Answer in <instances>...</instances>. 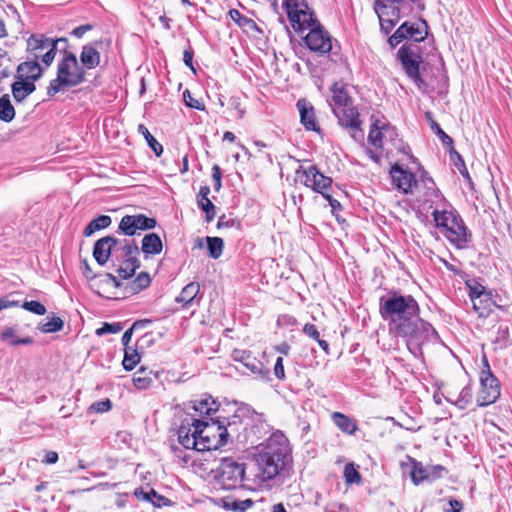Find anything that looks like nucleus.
I'll use <instances>...</instances> for the list:
<instances>
[{
	"mask_svg": "<svg viewBox=\"0 0 512 512\" xmlns=\"http://www.w3.org/2000/svg\"><path fill=\"white\" fill-rule=\"evenodd\" d=\"M151 283V278L148 273L141 272L137 275V277L131 282L130 289L133 293H138L145 288H147Z\"/></svg>",
	"mask_w": 512,
	"mask_h": 512,
	"instance_id": "nucleus-44",
	"label": "nucleus"
},
{
	"mask_svg": "<svg viewBox=\"0 0 512 512\" xmlns=\"http://www.w3.org/2000/svg\"><path fill=\"white\" fill-rule=\"evenodd\" d=\"M291 463L289 440L283 433L276 432L261 444L248 466L225 457L211 472L216 483L223 489L246 487L255 491H269L282 483L281 478Z\"/></svg>",
	"mask_w": 512,
	"mask_h": 512,
	"instance_id": "nucleus-1",
	"label": "nucleus"
},
{
	"mask_svg": "<svg viewBox=\"0 0 512 512\" xmlns=\"http://www.w3.org/2000/svg\"><path fill=\"white\" fill-rule=\"evenodd\" d=\"M200 292V285L197 282H191L187 284L179 296L176 297V301L182 304L183 308H188L192 306L194 303L199 304L200 298H198V294Z\"/></svg>",
	"mask_w": 512,
	"mask_h": 512,
	"instance_id": "nucleus-23",
	"label": "nucleus"
},
{
	"mask_svg": "<svg viewBox=\"0 0 512 512\" xmlns=\"http://www.w3.org/2000/svg\"><path fill=\"white\" fill-rule=\"evenodd\" d=\"M140 361V355L137 350L132 348H126L124 358L122 361L123 367L127 371H131Z\"/></svg>",
	"mask_w": 512,
	"mask_h": 512,
	"instance_id": "nucleus-42",
	"label": "nucleus"
},
{
	"mask_svg": "<svg viewBox=\"0 0 512 512\" xmlns=\"http://www.w3.org/2000/svg\"><path fill=\"white\" fill-rule=\"evenodd\" d=\"M381 30L387 35L390 33L392 28L396 25L398 20H394L393 16H386L379 18Z\"/></svg>",
	"mask_w": 512,
	"mask_h": 512,
	"instance_id": "nucleus-57",
	"label": "nucleus"
},
{
	"mask_svg": "<svg viewBox=\"0 0 512 512\" xmlns=\"http://www.w3.org/2000/svg\"><path fill=\"white\" fill-rule=\"evenodd\" d=\"M153 377H156V374L153 373L152 370H147L144 367H141L133 378V383L138 389H146L153 383Z\"/></svg>",
	"mask_w": 512,
	"mask_h": 512,
	"instance_id": "nucleus-35",
	"label": "nucleus"
},
{
	"mask_svg": "<svg viewBox=\"0 0 512 512\" xmlns=\"http://www.w3.org/2000/svg\"><path fill=\"white\" fill-rule=\"evenodd\" d=\"M331 93L332 96L329 101V105L333 112L353 104V101L348 95L345 85H339L338 83H335L331 88Z\"/></svg>",
	"mask_w": 512,
	"mask_h": 512,
	"instance_id": "nucleus-20",
	"label": "nucleus"
},
{
	"mask_svg": "<svg viewBox=\"0 0 512 512\" xmlns=\"http://www.w3.org/2000/svg\"><path fill=\"white\" fill-rule=\"evenodd\" d=\"M118 229L121 233L127 236H133L138 231L135 225V219L132 215H125L122 217Z\"/></svg>",
	"mask_w": 512,
	"mask_h": 512,
	"instance_id": "nucleus-43",
	"label": "nucleus"
},
{
	"mask_svg": "<svg viewBox=\"0 0 512 512\" xmlns=\"http://www.w3.org/2000/svg\"><path fill=\"white\" fill-rule=\"evenodd\" d=\"M163 243L161 238L156 233H149L142 239V252L148 255L159 254L162 251Z\"/></svg>",
	"mask_w": 512,
	"mask_h": 512,
	"instance_id": "nucleus-29",
	"label": "nucleus"
},
{
	"mask_svg": "<svg viewBox=\"0 0 512 512\" xmlns=\"http://www.w3.org/2000/svg\"><path fill=\"white\" fill-rule=\"evenodd\" d=\"M509 340V328L505 324H500L497 328L496 336L493 340L499 347H505Z\"/></svg>",
	"mask_w": 512,
	"mask_h": 512,
	"instance_id": "nucleus-48",
	"label": "nucleus"
},
{
	"mask_svg": "<svg viewBox=\"0 0 512 512\" xmlns=\"http://www.w3.org/2000/svg\"><path fill=\"white\" fill-rule=\"evenodd\" d=\"M221 177H222V174H221L220 167L218 165H214L212 167V178L214 180L215 191H219L222 187Z\"/></svg>",
	"mask_w": 512,
	"mask_h": 512,
	"instance_id": "nucleus-59",
	"label": "nucleus"
},
{
	"mask_svg": "<svg viewBox=\"0 0 512 512\" xmlns=\"http://www.w3.org/2000/svg\"><path fill=\"white\" fill-rule=\"evenodd\" d=\"M64 322L59 317H53L49 321L39 325L38 329L43 333H54L62 330Z\"/></svg>",
	"mask_w": 512,
	"mask_h": 512,
	"instance_id": "nucleus-45",
	"label": "nucleus"
},
{
	"mask_svg": "<svg viewBox=\"0 0 512 512\" xmlns=\"http://www.w3.org/2000/svg\"><path fill=\"white\" fill-rule=\"evenodd\" d=\"M309 33L305 37V44L314 52L326 54L331 51L332 43L331 37L328 32L324 31L323 27L318 23L309 29Z\"/></svg>",
	"mask_w": 512,
	"mask_h": 512,
	"instance_id": "nucleus-14",
	"label": "nucleus"
},
{
	"mask_svg": "<svg viewBox=\"0 0 512 512\" xmlns=\"http://www.w3.org/2000/svg\"><path fill=\"white\" fill-rule=\"evenodd\" d=\"M85 80V70L78 63L73 53H66L59 62L57 77L50 82L47 94L54 96L68 87H75Z\"/></svg>",
	"mask_w": 512,
	"mask_h": 512,
	"instance_id": "nucleus-7",
	"label": "nucleus"
},
{
	"mask_svg": "<svg viewBox=\"0 0 512 512\" xmlns=\"http://www.w3.org/2000/svg\"><path fill=\"white\" fill-rule=\"evenodd\" d=\"M183 99L185 101V104L190 108L200 110V111L205 109V106L199 100L195 99L191 95V92L188 89H186L183 92Z\"/></svg>",
	"mask_w": 512,
	"mask_h": 512,
	"instance_id": "nucleus-55",
	"label": "nucleus"
},
{
	"mask_svg": "<svg viewBox=\"0 0 512 512\" xmlns=\"http://www.w3.org/2000/svg\"><path fill=\"white\" fill-rule=\"evenodd\" d=\"M138 132L144 136L148 146L154 151L155 155L157 157L161 156L163 153V146L153 137L148 128L145 125L140 124L138 125Z\"/></svg>",
	"mask_w": 512,
	"mask_h": 512,
	"instance_id": "nucleus-40",
	"label": "nucleus"
},
{
	"mask_svg": "<svg viewBox=\"0 0 512 512\" xmlns=\"http://www.w3.org/2000/svg\"><path fill=\"white\" fill-rule=\"evenodd\" d=\"M22 307L27 310V311H30L34 314H37V315H44L46 313V308L45 306L40 303L39 301H25L22 305Z\"/></svg>",
	"mask_w": 512,
	"mask_h": 512,
	"instance_id": "nucleus-52",
	"label": "nucleus"
},
{
	"mask_svg": "<svg viewBox=\"0 0 512 512\" xmlns=\"http://www.w3.org/2000/svg\"><path fill=\"white\" fill-rule=\"evenodd\" d=\"M303 333L315 341L318 340V338L320 337V333L317 327L311 323H307L304 325Z\"/></svg>",
	"mask_w": 512,
	"mask_h": 512,
	"instance_id": "nucleus-58",
	"label": "nucleus"
},
{
	"mask_svg": "<svg viewBox=\"0 0 512 512\" xmlns=\"http://www.w3.org/2000/svg\"><path fill=\"white\" fill-rule=\"evenodd\" d=\"M420 308L415 298L393 291L382 296L379 301V313L388 323L390 332L394 333L419 315Z\"/></svg>",
	"mask_w": 512,
	"mask_h": 512,
	"instance_id": "nucleus-4",
	"label": "nucleus"
},
{
	"mask_svg": "<svg viewBox=\"0 0 512 512\" xmlns=\"http://www.w3.org/2000/svg\"><path fill=\"white\" fill-rule=\"evenodd\" d=\"M403 70L418 88L425 86V81L420 75V64L422 63V50L418 44L404 43L397 52Z\"/></svg>",
	"mask_w": 512,
	"mask_h": 512,
	"instance_id": "nucleus-8",
	"label": "nucleus"
},
{
	"mask_svg": "<svg viewBox=\"0 0 512 512\" xmlns=\"http://www.w3.org/2000/svg\"><path fill=\"white\" fill-rule=\"evenodd\" d=\"M332 178L325 176L317 169V178L312 181V189L324 196L332 186Z\"/></svg>",
	"mask_w": 512,
	"mask_h": 512,
	"instance_id": "nucleus-37",
	"label": "nucleus"
},
{
	"mask_svg": "<svg viewBox=\"0 0 512 512\" xmlns=\"http://www.w3.org/2000/svg\"><path fill=\"white\" fill-rule=\"evenodd\" d=\"M195 418L184 417L178 428V443L185 449L197 451L216 450L228 441L229 432L224 425H218V435L202 428Z\"/></svg>",
	"mask_w": 512,
	"mask_h": 512,
	"instance_id": "nucleus-3",
	"label": "nucleus"
},
{
	"mask_svg": "<svg viewBox=\"0 0 512 512\" xmlns=\"http://www.w3.org/2000/svg\"><path fill=\"white\" fill-rule=\"evenodd\" d=\"M111 217L108 215H100L89 222L84 229V235L90 237L96 231L105 229L111 225Z\"/></svg>",
	"mask_w": 512,
	"mask_h": 512,
	"instance_id": "nucleus-34",
	"label": "nucleus"
},
{
	"mask_svg": "<svg viewBox=\"0 0 512 512\" xmlns=\"http://www.w3.org/2000/svg\"><path fill=\"white\" fill-rule=\"evenodd\" d=\"M80 61L87 69H94L100 64V53L91 45H85L80 54Z\"/></svg>",
	"mask_w": 512,
	"mask_h": 512,
	"instance_id": "nucleus-30",
	"label": "nucleus"
},
{
	"mask_svg": "<svg viewBox=\"0 0 512 512\" xmlns=\"http://www.w3.org/2000/svg\"><path fill=\"white\" fill-rule=\"evenodd\" d=\"M429 206L436 228L455 249H467L472 242V233L460 214L446 202L431 178H424Z\"/></svg>",
	"mask_w": 512,
	"mask_h": 512,
	"instance_id": "nucleus-2",
	"label": "nucleus"
},
{
	"mask_svg": "<svg viewBox=\"0 0 512 512\" xmlns=\"http://www.w3.org/2000/svg\"><path fill=\"white\" fill-rule=\"evenodd\" d=\"M17 306H19V301L11 299V295L0 298V311L3 309L17 307Z\"/></svg>",
	"mask_w": 512,
	"mask_h": 512,
	"instance_id": "nucleus-62",
	"label": "nucleus"
},
{
	"mask_svg": "<svg viewBox=\"0 0 512 512\" xmlns=\"http://www.w3.org/2000/svg\"><path fill=\"white\" fill-rule=\"evenodd\" d=\"M333 423L343 432L354 435L358 430V424L355 419L341 413L333 412L331 415Z\"/></svg>",
	"mask_w": 512,
	"mask_h": 512,
	"instance_id": "nucleus-28",
	"label": "nucleus"
},
{
	"mask_svg": "<svg viewBox=\"0 0 512 512\" xmlns=\"http://www.w3.org/2000/svg\"><path fill=\"white\" fill-rule=\"evenodd\" d=\"M390 176L395 187L405 194L411 192L412 188L417 186L415 175L403 169L398 164L391 167Z\"/></svg>",
	"mask_w": 512,
	"mask_h": 512,
	"instance_id": "nucleus-17",
	"label": "nucleus"
},
{
	"mask_svg": "<svg viewBox=\"0 0 512 512\" xmlns=\"http://www.w3.org/2000/svg\"><path fill=\"white\" fill-rule=\"evenodd\" d=\"M236 224L239 225L235 219L227 218L225 215H222L217 221V228H229L235 226Z\"/></svg>",
	"mask_w": 512,
	"mask_h": 512,
	"instance_id": "nucleus-60",
	"label": "nucleus"
},
{
	"mask_svg": "<svg viewBox=\"0 0 512 512\" xmlns=\"http://www.w3.org/2000/svg\"><path fill=\"white\" fill-rule=\"evenodd\" d=\"M404 0H376L375 12L378 18L393 16L394 20L400 19V4Z\"/></svg>",
	"mask_w": 512,
	"mask_h": 512,
	"instance_id": "nucleus-22",
	"label": "nucleus"
},
{
	"mask_svg": "<svg viewBox=\"0 0 512 512\" xmlns=\"http://www.w3.org/2000/svg\"><path fill=\"white\" fill-rule=\"evenodd\" d=\"M139 248L134 240L123 239L121 252L115 253V260L119 262L116 272L121 279L131 278L140 267L138 259Z\"/></svg>",
	"mask_w": 512,
	"mask_h": 512,
	"instance_id": "nucleus-12",
	"label": "nucleus"
},
{
	"mask_svg": "<svg viewBox=\"0 0 512 512\" xmlns=\"http://www.w3.org/2000/svg\"><path fill=\"white\" fill-rule=\"evenodd\" d=\"M15 117V109L8 94L0 97V119L4 122H11Z\"/></svg>",
	"mask_w": 512,
	"mask_h": 512,
	"instance_id": "nucleus-36",
	"label": "nucleus"
},
{
	"mask_svg": "<svg viewBox=\"0 0 512 512\" xmlns=\"http://www.w3.org/2000/svg\"><path fill=\"white\" fill-rule=\"evenodd\" d=\"M122 330V325L120 323H105L102 327L96 330V334L98 336H103L105 334H116Z\"/></svg>",
	"mask_w": 512,
	"mask_h": 512,
	"instance_id": "nucleus-53",
	"label": "nucleus"
},
{
	"mask_svg": "<svg viewBox=\"0 0 512 512\" xmlns=\"http://www.w3.org/2000/svg\"><path fill=\"white\" fill-rule=\"evenodd\" d=\"M111 409V401L109 399L100 400L92 403L89 412L104 413Z\"/></svg>",
	"mask_w": 512,
	"mask_h": 512,
	"instance_id": "nucleus-56",
	"label": "nucleus"
},
{
	"mask_svg": "<svg viewBox=\"0 0 512 512\" xmlns=\"http://www.w3.org/2000/svg\"><path fill=\"white\" fill-rule=\"evenodd\" d=\"M274 374L277 379L284 380L285 379V372H284V366H283V358L278 357L276 359L275 365H274Z\"/></svg>",
	"mask_w": 512,
	"mask_h": 512,
	"instance_id": "nucleus-61",
	"label": "nucleus"
},
{
	"mask_svg": "<svg viewBox=\"0 0 512 512\" xmlns=\"http://www.w3.org/2000/svg\"><path fill=\"white\" fill-rule=\"evenodd\" d=\"M42 74L43 69L39 63L35 60L29 59L18 65L16 79H23L35 83L36 80L41 78Z\"/></svg>",
	"mask_w": 512,
	"mask_h": 512,
	"instance_id": "nucleus-18",
	"label": "nucleus"
},
{
	"mask_svg": "<svg viewBox=\"0 0 512 512\" xmlns=\"http://www.w3.org/2000/svg\"><path fill=\"white\" fill-rule=\"evenodd\" d=\"M232 358L235 362L240 363L249 373L261 378H265L269 374V370L250 351L235 349L232 352Z\"/></svg>",
	"mask_w": 512,
	"mask_h": 512,
	"instance_id": "nucleus-16",
	"label": "nucleus"
},
{
	"mask_svg": "<svg viewBox=\"0 0 512 512\" xmlns=\"http://www.w3.org/2000/svg\"><path fill=\"white\" fill-rule=\"evenodd\" d=\"M36 90L35 83L23 79H16L11 85L13 98L16 102H22L27 96Z\"/></svg>",
	"mask_w": 512,
	"mask_h": 512,
	"instance_id": "nucleus-27",
	"label": "nucleus"
},
{
	"mask_svg": "<svg viewBox=\"0 0 512 512\" xmlns=\"http://www.w3.org/2000/svg\"><path fill=\"white\" fill-rule=\"evenodd\" d=\"M394 334L405 340L408 350L416 357L422 354L424 344L438 337L432 325L421 319L419 315L395 331Z\"/></svg>",
	"mask_w": 512,
	"mask_h": 512,
	"instance_id": "nucleus-6",
	"label": "nucleus"
},
{
	"mask_svg": "<svg viewBox=\"0 0 512 512\" xmlns=\"http://www.w3.org/2000/svg\"><path fill=\"white\" fill-rule=\"evenodd\" d=\"M297 108L300 113L301 123L307 130L318 131L319 127L316 121L314 109L310 103L305 99H300L297 102Z\"/></svg>",
	"mask_w": 512,
	"mask_h": 512,
	"instance_id": "nucleus-21",
	"label": "nucleus"
},
{
	"mask_svg": "<svg viewBox=\"0 0 512 512\" xmlns=\"http://www.w3.org/2000/svg\"><path fill=\"white\" fill-rule=\"evenodd\" d=\"M219 502L222 507L234 512H245L251 508L254 503L251 499L239 500L230 496L221 498Z\"/></svg>",
	"mask_w": 512,
	"mask_h": 512,
	"instance_id": "nucleus-31",
	"label": "nucleus"
},
{
	"mask_svg": "<svg viewBox=\"0 0 512 512\" xmlns=\"http://www.w3.org/2000/svg\"><path fill=\"white\" fill-rule=\"evenodd\" d=\"M474 311L480 316L485 317L491 311L493 305V299L491 292L482 294L477 299L471 300Z\"/></svg>",
	"mask_w": 512,
	"mask_h": 512,
	"instance_id": "nucleus-32",
	"label": "nucleus"
},
{
	"mask_svg": "<svg viewBox=\"0 0 512 512\" xmlns=\"http://www.w3.org/2000/svg\"><path fill=\"white\" fill-rule=\"evenodd\" d=\"M402 25H406L407 28V31L404 32L405 40H411L412 43L422 42L428 35V25L423 19H419L417 22H404Z\"/></svg>",
	"mask_w": 512,
	"mask_h": 512,
	"instance_id": "nucleus-19",
	"label": "nucleus"
},
{
	"mask_svg": "<svg viewBox=\"0 0 512 512\" xmlns=\"http://www.w3.org/2000/svg\"><path fill=\"white\" fill-rule=\"evenodd\" d=\"M283 6L292 28L296 32L310 29L319 23L306 0H284Z\"/></svg>",
	"mask_w": 512,
	"mask_h": 512,
	"instance_id": "nucleus-9",
	"label": "nucleus"
},
{
	"mask_svg": "<svg viewBox=\"0 0 512 512\" xmlns=\"http://www.w3.org/2000/svg\"><path fill=\"white\" fill-rule=\"evenodd\" d=\"M297 173L298 174L302 173V175L304 177L303 184L306 187H309L312 189V181L315 178H317V167L315 165H311L308 168L303 169L302 171L298 170Z\"/></svg>",
	"mask_w": 512,
	"mask_h": 512,
	"instance_id": "nucleus-51",
	"label": "nucleus"
},
{
	"mask_svg": "<svg viewBox=\"0 0 512 512\" xmlns=\"http://www.w3.org/2000/svg\"><path fill=\"white\" fill-rule=\"evenodd\" d=\"M121 243H123V240L110 235L97 240L93 247V257L95 261L101 266L105 265L111 256L113 248L117 247L115 253L118 254L121 252Z\"/></svg>",
	"mask_w": 512,
	"mask_h": 512,
	"instance_id": "nucleus-15",
	"label": "nucleus"
},
{
	"mask_svg": "<svg viewBox=\"0 0 512 512\" xmlns=\"http://www.w3.org/2000/svg\"><path fill=\"white\" fill-rule=\"evenodd\" d=\"M385 136L384 125L380 127L377 123H374L369 131L368 141L375 148H381L385 140Z\"/></svg>",
	"mask_w": 512,
	"mask_h": 512,
	"instance_id": "nucleus-39",
	"label": "nucleus"
},
{
	"mask_svg": "<svg viewBox=\"0 0 512 512\" xmlns=\"http://www.w3.org/2000/svg\"><path fill=\"white\" fill-rule=\"evenodd\" d=\"M209 193L210 188L208 186H202L197 196V204L205 212L207 222H211L216 216V207L208 198Z\"/></svg>",
	"mask_w": 512,
	"mask_h": 512,
	"instance_id": "nucleus-26",
	"label": "nucleus"
},
{
	"mask_svg": "<svg viewBox=\"0 0 512 512\" xmlns=\"http://www.w3.org/2000/svg\"><path fill=\"white\" fill-rule=\"evenodd\" d=\"M407 31L406 25H400V27L391 35L388 39V43L391 47H395L405 40L404 32Z\"/></svg>",
	"mask_w": 512,
	"mask_h": 512,
	"instance_id": "nucleus-54",
	"label": "nucleus"
},
{
	"mask_svg": "<svg viewBox=\"0 0 512 512\" xmlns=\"http://www.w3.org/2000/svg\"><path fill=\"white\" fill-rule=\"evenodd\" d=\"M466 284L470 300L477 299L479 296H482V294L489 292L483 285L476 281L467 282Z\"/></svg>",
	"mask_w": 512,
	"mask_h": 512,
	"instance_id": "nucleus-49",
	"label": "nucleus"
},
{
	"mask_svg": "<svg viewBox=\"0 0 512 512\" xmlns=\"http://www.w3.org/2000/svg\"><path fill=\"white\" fill-rule=\"evenodd\" d=\"M430 127H431L432 131L439 137V139L442 141V143L444 145L452 146V144H453L452 138L449 135H447L442 130L440 125L436 121H434L433 119H431V121H430Z\"/></svg>",
	"mask_w": 512,
	"mask_h": 512,
	"instance_id": "nucleus-50",
	"label": "nucleus"
},
{
	"mask_svg": "<svg viewBox=\"0 0 512 512\" xmlns=\"http://www.w3.org/2000/svg\"><path fill=\"white\" fill-rule=\"evenodd\" d=\"M344 479L347 484H359L361 482V475L355 468L354 463H348L344 467Z\"/></svg>",
	"mask_w": 512,
	"mask_h": 512,
	"instance_id": "nucleus-46",
	"label": "nucleus"
},
{
	"mask_svg": "<svg viewBox=\"0 0 512 512\" xmlns=\"http://www.w3.org/2000/svg\"><path fill=\"white\" fill-rule=\"evenodd\" d=\"M207 248L209 252V256L213 259H218L223 252L224 242L222 238L219 237H207Z\"/></svg>",
	"mask_w": 512,
	"mask_h": 512,
	"instance_id": "nucleus-41",
	"label": "nucleus"
},
{
	"mask_svg": "<svg viewBox=\"0 0 512 512\" xmlns=\"http://www.w3.org/2000/svg\"><path fill=\"white\" fill-rule=\"evenodd\" d=\"M333 113L338 119V123L342 127L348 129L351 137L355 141L360 142L363 140L364 134L363 130L361 129L362 122L359 118V112L353 104L336 110Z\"/></svg>",
	"mask_w": 512,
	"mask_h": 512,
	"instance_id": "nucleus-13",
	"label": "nucleus"
},
{
	"mask_svg": "<svg viewBox=\"0 0 512 512\" xmlns=\"http://www.w3.org/2000/svg\"><path fill=\"white\" fill-rule=\"evenodd\" d=\"M219 410V403L212 398L210 395H204L200 399H196L185 404V416L184 417H192L195 418L199 423H203L202 428L207 429V431L211 433H218V425H224L227 429L230 428L231 431H236L234 426L239 421L238 415H233L231 420H216L211 419V423L205 419L204 416H210L211 414L217 412Z\"/></svg>",
	"mask_w": 512,
	"mask_h": 512,
	"instance_id": "nucleus-5",
	"label": "nucleus"
},
{
	"mask_svg": "<svg viewBox=\"0 0 512 512\" xmlns=\"http://www.w3.org/2000/svg\"><path fill=\"white\" fill-rule=\"evenodd\" d=\"M410 476L413 483L416 485L430 479L429 471L422 465L421 462H417L415 460H412V470Z\"/></svg>",
	"mask_w": 512,
	"mask_h": 512,
	"instance_id": "nucleus-38",
	"label": "nucleus"
},
{
	"mask_svg": "<svg viewBox=\"0 0 512 512\" xmlns=\"http://www.w3.org/2000/svg\"><path fill=\"white\" fill-rule=\"evenodd\" d=\"M430 473V481L435 480L437 478L442 477V473L445 471V468L441 465L433 466L430 470H428Z\"/></svg>",
	"mask_w": 512,
	"mask_h": 512,
	"instance_id": "nucleus-63",
	"label": "nucleus"
},
{
	"mask_svg": "<svg viewBox=\"0 0 512 512\" xmlns=\"http://www.w3.org/2000/svg\"><path fill=\"white\" fill-rule=\"evenodd\" d=\"M59 42H66V39L54 40L43 34H33L27 40V50L32 55V60L38 62V59H41L46 66H49L55 58Z\"/></svg>",
	"mask_w": 512,
	"mask_h": 512,
	"instance_id": "nucleus-11",
	"label": "nucleus"
},
{
	"mask_svg": "<svg viewBox=\"0 0 512 512\" xmlns=\"http://www.w3.org/2000/svg\"><path fill=\"white\" fill-rule=\"evenodd\" d=\"M134 496L138 500L153 504L155 507H164L171 504L168 498L158 494L153 488H150L148 491H145L143 488H137L134 490Z\"/></svg>",
	"mask_w": 512,
	"mask_h": 512,
	"instance_id": "nucleus-24",
	"label": "nucleus"
},
{
	"mask_svg": "<svg viewBox=\"0 0 512 512\" xmlns=\"http://www.w3.org/2000/svg\"><path fill=\"white\" fill-rule=\"evenodd\" d=\"M1 341L11 344L13 346L18 345H31L34 343V339L30 336L23 338L18 337L17 326H6L0 333Z\"/></svg>",
	"mask_w": 512,
	"mask_h": 512,
	"instance_id": "nucleus-25",
	"label": "nucleus"
},
{
	"mask_svg": "<svg viewBox=\"0 0 512 512\" xmlns=\"http://www.w3.org/2000/svg\"><path fill=\"white\" fill-rule=\"evenodd\" d=\"M482 368L480 372V392L478 403L480 406H488L494 403L500 396V382L493 374L487 356H482Z\"/></svg>",
	"mask_w": 512,
	"mask_h": 512,
	"instance_id": "nucleus-10",
	"label": "nucleus"
},
{
	"mask_svg": "<svg viewBox=\"0 0 512 512\" xmlns=\"http://www.w3.org/2000/svg\"><path fill=\"white\" fill-rule=\"evenodd\" d=\"M228 15L240 28L246 31H259L256 22L253 19L242 15L239 10L230 9Z\"/></svg>",
	"mask_w": 512,
	"mask_h": 512,
	"instance_id": "nucleus-33",
	"label": "nucleus"
},
{
	"mask_svg": "<svg viewBox=\"0 0 512 512\" xmlns=\"http://www.w3.org/2000/svg\"><path fill=\"white\" fill-rule=\"evenodd\" d=\"M183 61L187 67L195 71L193 67V51L191 49H186L183 53Z\"/></svg>",
	"mask_w": 512,
	"mask_h": 512,
	"instance_id": "nucleus-64",
	"label": "nucleus"
},
{
	"mask_svg": "<svg viewBox=\"0 0 512 512\" xmlns=\"http://www.w3.org/2000/svg\"><path fill=\"white\" fill-rule=\"evenodd\" d=\"M135 219L137 230H150L156 227V220L145 216L144 214L132 215Z\"/></svg>",
	"mask_w": 512,
	"mask_h": 512,
	"instance_id": "nucleus-47",
	"label": "nucleus"
}]
</instances>
